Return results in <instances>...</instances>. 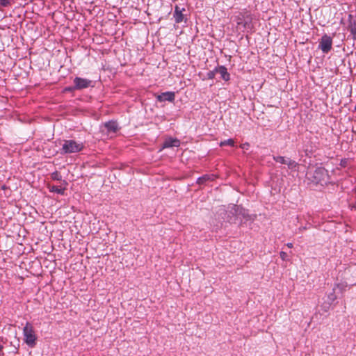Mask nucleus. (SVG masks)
Listing matches in <instances>:
<instances>
[{
    "label": "nucleus",
    "instance_id": "obj_2",
    "mask_svg": "<svg viewBox=\"0 0 356 356\" xmlns=\"http://www.w3.org/2000/svg\"><path fill=\"white\" fill-rule=\"evenodd\" d=\"M84 147L82 143H78L74 140H64L62 146L63 151L66 154L76 153L81 151Z\"/></svg>",
    "mask_w": 356,
    "mask_h": 356
},
{
    "label": "nucleus",
    "instance_id": "obj_7",
    "mask_svg": "<svg viewBox=\"0 0 356 356\" xmlns=\"http://www.w3.org/2000/svg\"><path fill=\"white\" fill-rule=\"evenodd\" d=\"M92 83V81L83 79L81 77H75L74 79V87L72 88H67V90H83L85 88H88L90 84Z\"/></svg>",
    "mask_w": 356,
    "mask_h": 356
},
{
    "label": "nucleus",
    "instance_id": "obj_25",
    "mask_svg": "<svg viewBox=\"0 0 356 356\" xmlns=\"http://www.w3.org/2000/svg\"><path fill=\"white\" fill-rule=\"evenodd\" d=\"M280 257H281V258H282L283 260H285V259H286V257H287V254H286V252H284L282 251V252H280Z\"/></svg>",
    "mask_w": 356,
    "mask_h": 356
},
{
    "label": "nucleus",
    "instance_id": "obj_8",
    "mask_svg": "<svg viewBox=\"0 0 356 356\" xmlns=\"http://www.w3.org/2000/svg\"><path fill=\"white\" fill-rule=\"evenodd\" d=\"M156 100L159 102H173L175 99V93L174 92H165L156 95Z\"/></svg>",
    "mask_w": 356,
    "mask_h": 356
},
{
    "label": "nucleus",
    "instance_id": "obj_19",
    "mask_svg": "<svg viewBox=\"0 0 356 356\" xmlns=\"http://www.w3.org/2000/svg\"><path fill=\"white\" fill-rule=\"evenodd\" d=\"M51 178L53 180L60 181L62 179V176L58 172L56 171L51 174Z\"/></svg>",
    "mask_w": 356,
    "mask_h": 356
},
{
    "label": "nucleus",
    "instance_id": "obj_29",
    "mask_svg": "<svg viewBox=\"0 0 356 356\" xmlns=\"http://www.w3.org/2000/svg\"><path fill=\"white\" fill-rule=\"evenodd\" d=\"M353 208L356 209V202H355V204L353 206Z\"/></svg>",
    "mask_w": 356,
    "mask_h": 356
},
{
    "label": "nucleus",
    "instance_id": "obj_1",
    "mask_svg": "<svg viewBox=\"0 0 356 356\" xmlns=\"http://www.w3.org/2000/svg\"><path fill=\"white\" fill-rule=\"evenodd\" d=\"M236 22L238 27H243L244 30H252L254 27L252 24V16L249 11H243L236 16Z\"/></svg>",
    "mask_w": 356,
    "mask_h": 356
},
{
    "label": "nucleus",
    "instance_id": "obj_12",
    "mask_svg": "<svg viewBox=\"0 0 356 356\" xmlns=\"http://www.w3.org/2000/svg\"><path fill=\"white\" fill-rule=\"evenodd\" d=\"M179 145H180L179 140L177 139V138H169L164 141V143L163 144V148H169V147H179Z\"/></svg>",
    "mask_w": 356,
    "mask_h": 356
},
{
    "label": "nucleus",
    "instance_id": "obj_14",
    "mask_svg": "<svg viewBox=\"0 0 356 356\" xmlns=\"http://www.w3.org/2000/svg\"><path fill=\"white\" fill-rule=\"evenodd\" d=\"M105 128L109 133H116L118 130V124L115 121H109L104 124Z\"/></svg>",
    "mask_w": 356,
    "mask_h": 356
},
{
    "label": "nucleus",
    "instance_id": "obj_28",
    "mask_svg": "<svg viewBox=\"0 0 356 356\" xmlns=\"http://www.w3.org/2000/svg\"><path fill=\"white\" fill-rule=\"evenodd\" d=\"M305 229H306V227H300V230H305Z\"/></svg>",
    "mask_w": 356,
    "mask_h": 356
},
{
    "label": "nucleus",
    "instance_id": "obj_13",
    "mask_svg": "<svg viewBox=\"0 0 356 356\" xmlns=\"http://www.w3.org/2000/svg\"><path fill=\"white\" fill-rule=\"evenodd\" d=\"M216 175L213 174H207L200 177H199L197 180V184L199 185L204 184L207 181H212L216 179Z\"/></svg>",
    "mask_w": 356,
    "mask_h": 356
},
{
    "label": "nucleus",
    "instance_id": "obj_9",
    "mask_svg": "<svg viewBox=\"0 0 356 356\" xmlns=\"http://www.w3.org/2000/svg\"><path fill=\"white\" fill-rule=\"evenodd\" d=\"M348 31L351 33L353 38L356 40V19L352 15H348Z\"/></svg>",
    "mask_w": 356,
    "mask_h": 356
},
{
    "label": "nucleus",
    "instance_id": "obj_5",
    "mask_svg": "<svg viewBox=\"0 0 356 356\" xmlns=\"http://www.w3.org/2000/svg\"><path fill=\"white\" fill-rule=\"evenodd\" d=\"M218 214L227 215V222L236 223L237 220V210L236 206L234 205L230 210H226L225 207H222L218 209Z\"/></svg>",
    "mask_w": 356,
    "mask_h": 356
},
{
    "label": "nucleus",
    "instance_id": "obj_26",
    "mask_svg": "<svg viewBox=\"0 0 356 356\" xmlns=\"http://www.w3.org/2000/svg\"><path fill=\"white\" fill-rule=\"evenodd\" d=\"M3 348V346L0 344V356L3 355V353H1Z\"/></svg>",
    "mask_w": 356,
    "mask_h": 356
},
{
    "label": "nucleus",
    "instance_id": "obj_24",
    "mask_svg": "<svg viewBox=\"0 0 356 356\" xmlns=\"http://www.w3.org/2000/svg\"><path fill=\"white\" fill-rule=\"evenodd\" d=\"M328 299L331 301V302H333L336 299V296L334 294V293H331L330 294L328 295Z\"/></svg>",
    "mask_w": 356,
    "mask_h": 356
},
{
    "label": "nucleus",
    "instance_id": "obj_18",
    "mask_svg": "<svg viewBox=\"0 0 356 356\" xmlns=\"http://www.w3.org/2000/svg\"><path fill=\"white\" fill-rule=\"evenodd\" d=\"M220 145L221 147L222 146H225V145L234 146V140L233 139L225 140L224 141L220 142Z\"/></svg>",
    "mask_w": 356,
    "mask_h": 356
},
{
    "label": "nucleus",
    "instance_id": "obj_22",
    "mask_svg": "<svg viewBox=\"0 0 356 356\" xmlns=\"http://www.w3.org/2000/svg\"><path fill=\"white\" fill-rule=\"evenodd\" d=\"M10 0H0V5L3 7H7L10 5Z\"/></svg>",
    "mask_w": 356,
    "mask_h": 356
},
{
    "label": "nucleus",
    "instance_id": "obj_21",
    "mask_svg": "<svg viewBox=\"0 0 356 356\" xmlns=\"http://www.w3.org/2000/svg\"><path fill=\"white\" fill-rule=\"evenodd\" d=\"M216 74V72H215V69L213 70L209 71L207 76L209 79H213L215 77V75Z\"/></svg>",
    "mask_w": 356,
    "mask_h": 356
},
{
    "label": "nucleus",
    "instance_id": "obj_10",
    "mask_svg": "<svg viewBox=\"0 0 356 356\" xmlns=\"http://www.w3.org/2000/svg\"><path fill=\"white\" fill-rule=\"evenodd\" d=\"M215 72L220 74L221 79L225 81H228L230 79V74L225 66L218 65L215 68Z\"/></svg>",
    "mask_w": 356,
    "mask_h": 356
},
{
    "label": "nucleus",
    "instance_id": "obj_3",
    "mask_svg": "<svg viewBox=\"0 0 356 356\" xmlns=\"http://www.w3.org/2000/svg\"><path fill=\"white\" fill-rule=\"evenodd\" d=\"M328 177L327 170L323 167H318L312 173V181L316 184H323L327 182Z\"/></svg>",
    "mask_w": 356,
    "mask_h": 356
},
{
    "label": "nucleus",
    "instance_id": "obj_11",
    "mask_svg": "<svg viewBox=\"0 0 356 356\" xmlns=\"http://www.w3.org/2000/svg\"><path fill=\"white\" fill-rule=\"evenodd\" d=\"M184 10H185L184 8L181 9L179 6H177V5L175 6V12H174V17H175L176 23H181L184 20V16L182 12Z\"/></svg>",
    "mask_w": 356,
    "mask_h": 356
},
{
    "label": "nucleus",
    "instance_id": "obj_20",
    "mask_svg": "<svg viewBox=\"0 0 356 356\" xmlns=\"http://www.w3.org/2000/svg\"><path fill=\"white\" fill-rule=\"evenodd\" d=\"M216 216L218 218V219L221 221L222 222H227V220H226V218H227V215H225V214H218V211H216Z\"/></svg>",
    "mask_w": 356,
    "mask_h": 356
},
{
    "label": "nucleus",
    "instance_id": "obj_23",
    "mask_svg": "<svg viewBox=\"0 0 356 356\" xmlns=\"http://www.w3.org/2000/svg\"><path fill=\"white\" fill-rule=\"evenodd\" d=\"M348 163V160L347 159H343L341 160L340 165L343 168H345L347 166Z\"/></svg>",
    "mask_w": 356,
    "mask_h": 356
},
{
    "label": "nucleus",
    "instance_id": "obj_27",
    "mask_svg": "<svg viewBox=\"0 0 356 356\" xmlns=\"http://www.w3.org/2000/svg\"><path fill=\"white\" fill-rule=\"evenodd\" d=\"M286 245H287L289 248H293V243H287V244H286Z\"/></svg>",
    "mask_w": 356,
    "mask_h": 356
},
{
    "label": "nucleus",
    "instance_id": "obj_4",
    "mask_svg": "<svg viewBox=\"0 0 356 356\" xmlns=\"http://www.w3.org/2000/svg\"><path fill=\"white\" fill-rule=\"evenodd\" d=\"M25 343L31 348L35 345L36 337L33 330L32 326L29 323H26L23 329Z\"/></svg>",
    "mask_w": 356,
    "mask_h": 356
},
{
    "label": "nucleus",
    "instance_id": "obj_15",
    "mask_svg": "<svg viewBox=\"0 0 356 356\" xmlns=\"http://www.w3.org/2000/svg\"><path fill=\"white\" fill-rule=\"evenodd\" d=\"M46 186L49 188L51 192L56 193L58 194H63L65 188H61L59 186H51L49 184H46Z\"/></svg>",
    "mask_w": 356,
    "mask_h": 356
},
{
    "label": "nucleus",
    "instance_id": "obj_16",
    "mask_svg": "<svg viewBox=\"0 0 356 356\" xmlns=\"http://www.w3.org/2000/svg\"><path fill=\"white\" fill-rule=\"evenodd\" d=\"M273 160L281 164L286 165L290 160V158L282 156H274Z\"/></svg>",
    "mask_w": 356,
    "mask_h": 356
},
{
    "label": "nucleus",
    "instance_id": "obj_17",
    "mask_svg": "<svg viewBox=\"0 0 356 356\" xmlns=\"http://www.w3.org/2000/svg\"><path fill=\"white\" fill-rule=\"evenodd\" d=\"M288 168L291 170L297 171L298 168V163L295 161H293L290 159L288 163L286 164Z\"/></svg>",
    "mask_w": 356,
    "mask_h": 356
},
{
    "label": "nucleus",
    "instance_id": "obj_6",
    "mask_svg": "<svg viewBox=\"0 0 356 356\" xmlns=\"http://www.w3.org/2000/svg\"><path fill=\"white\" fill-rule=\"evenodd\" d=\"M332 47V39L330 36L327 34L323 35L318 44V49H320L324 54H327Z\"/></svg>",
    "mask_w": 356,
    "mask_h": 356
}]
</instances>
